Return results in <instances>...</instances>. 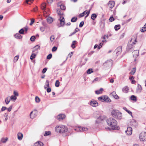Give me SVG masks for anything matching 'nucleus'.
<instances>
[{
  "label": "nucleus",
  "mask_w": 146,
  "mask_h": 146,
  "mask_svg": "<svg viewBox=\"0 0 146 146\" xmlns=\"http://www.w3.org/2000/svg\"><path fill=\"white\" fill-rule=\"evenodd\" d=\"M107 122L108 125L112 127L113 129H117V128L115 127L117 125V122L115 119L112 117L110 118L107 119Z\"/></svg>",
  "instance_id": "1"
},
{
  "label": "nucleus",
  "mask_w": 146,
  "mask_h": 146,
  "mask_svg": "<svg viewBox=\"0 0 146 146\" xmlns=\"http://www.w3.org/2000/svg\"><path fill=\"white\" fill-rule=\"evenodd\" d=\"M56 131L58 133H63L66 132L68 128L66 126L63 125H57L55 128Z\"/></svg>",
  "instance_id": "2"
},
{
  "label": "nucleus",
  "mask_w": 146,
  "mask_h": 146,
  "mask_svg": "<svg viewBox=\"0 0 146 146\" xmlns=\"http://www.w3.org/2000/svg\"><path fill=\"white\" fill-rule=\"evenodd\" d=\"M57 13L60 17V25H58V27H60L61 26H62L64 24V17L62 15L63 14V12L60 9H57Z\"/></svg>",
  "instance_id": "3"
},
{
  "label": "nucleus",
  "mask_w": 146,
  "mask_h": 146,
  "mask_svg": "<svg viewBox=\"0 0 146 146\" xmlns=\"http://www.w3.org/2000/svg\"><path fill=\"white\" fill-rule=\"evenodd\" d=\"M111 115L114 118L120 119L122 117V113L119 111L113 110L111 112Z\"/></svg>",
  "instance_id": "4"
},
{
  "label": "nucleus",
  "mask_w": 146,
  "mask_h": 146,
  "mask_svg": "<svg viewBox=\"0 0 146 146\" xmlns=\"http://www.w3.org/2000/svg\"><path fill=\"white\" fill-rule=\"evenodd\" d=\"M99 100L101 102H111V100L107 96H103L98 98Z\"/></svg>",
  "instance_id": "5"
},
{
  "label": "nucleus",
  "mask_w": 146,
  "mask_h": 146,
  "mask_svg": "<svg viewBox=\"0 0 146 146\" xmlns=\"http://www.w3.org/2000/svg\"><path fill=\"white\" fill-rule=\"evenodd\" d=\"M139 138L141 141H146V133L145 132L141 133L139 135Z\"/></svg>",
  "instance_id": "6"
},
{
  "label": "nucleus",
  "mask_w": 146,
  "mask_h": 146,
  "mask_svg": "<svg viewBox=\"0 0 146 146\" xmlns=\"http://www.w3.org/2000/svg\"><path fill=\"white\" fill-rule=\"evenodd\" d=\"M113 64V62L111 60H107L104 63L103 65L106 67H110L112 66Z\"/></svg>",
  "instance_id": "7"
},
{
  "label": "nucleus",
  "mask_w": 146,
  "mask_h": 146,
  "mask_svg": "<svg viewBox=\"0 0 146 146\" xmlns=\"http://www.w3.org/2000/svg\"><path fill=\"white\" fill-rule=\"evenodd\" d=\"M132 129L131 127H127V130L125 131V133L127 135H130L132 134Z\"/></svg>",
  "instance_id": "8"
},
{
  "label": "nucleus",
  "mask_w": 146,
  "mask_h": 146,
  "mask_svg": "<svg viewBox=\"0 0 146 146\" xmlns=\"http://www.w3.org/2000/svg\"><path fill=\"white\" fill-rule=\"evenodd\" d=\"M122 50V47L121 46L118 47L115 50L114 52L116 53L117 56L121 52Z\"/></svg>",
  "instance_id": "9"
},
{
  "label": "nucleus",
  "mask_w": 146,
  "mask_h": 146,
  "mask_svg": "<svg viewBox=\"0 0 146 146\" xmlns=\"http://www.w3.org/2000/svg\"><path fill=\"white\" fill-rule=\"evenodd\" d=\"M133 44H128L127 47H126V50L128 52H131L132 50V49L133 48Z\"/></svg>",
  "instance_id": "10"
},
{
  "label": "nucleus",
  "mask_w": 146,
  "mask_h": 146,
  "mask_svg": "<svg viewBox=\"0 0 146 146\" xmlns=\"http://www.w3.org/2000/svg\"><path fill=\"white\" fill-rule=\"evenodd\" d=\"M91 106L93 107H96L98 106V103L96 100H92L90 102Z\"/></svg>",
  "instance_id": "11"
},
{
  "label": "nucleus",
  "mask_w": 146,
  "mask_h": 146,
  "mask_svg": "<svg viewBox=\"0 0 146 146\" xmlns=\"http://www.w3.org/2000/svg\"><path fill=\"white\" fill-rule=\"evenodd\" d=\"M65 115L64 114H60L57 116V119L59 121L65 118Z\"/></svg>",
  "instance_id": "12"
},
{
  "label": "nucleus",
  "mask_w": 146,
  "mask_h": 146,
  "mask_svg": "<svg viewBox=\"0 0 146 146\" xmlns=\"http://www.w3.org/2000/svg\"><path fill=\"white\" fill-rule=\"evenodd\" d=\"M108 6L111 9H112L115 5V2L111 1H109L108 3Z\"/></svg>",
  "instance_id": "13"
},
{
  "label": "nucleus",
  "mask_w": 146,
  "mask_h": 146,
  "mask_svg": "<svg viewBox=\"0 0 146 146\" xmlns=\"http://www.w3.org/2000/svg\"><path fill=\"white\" fill-rule=\"evenodd\" d=\"M131 125L132 126L136 127L138 126V124L135 120L133 119L131 121Z\"/></svg>",
  "instance_id": "14"
},
{
  "label": "nucleus",
  "mask_w": 146,
  "mask_h": 146,
  "mask_svg": "<svg viewBox=\"0 0 146 146\" xmlns=\"http://www.w3.org/2000/svg\"><path fill=\"white\" fill-rule=\"evenodd\" d=\"M133 56L134 57L136 58L139 55V50H134L133 52Z\"/></svg>",
  "instance_id": "15"
},
{
  "label": "nucleus",
  "mask_w": 146,
  "mask_h": 146,
  "mask_svg": "<svg viewBox=\"0 0 146 146\" xmlns=\"http://www.w3.org/2000/svg\"><path fill=\"white\" fill-rule=\"evenodd\" d=\"M76 129L77 130L79 129V130H80L81 131H86L88 130V129L86 127H79L78 128H77L76 129H75V130H76Z\"/></svg>",
  "instance_id": "16"
},
{
  "label": "nucleus",
  "mask_w": 146,
  "mask_h": 146,
  "mask_svg": "<svg viewBox=\"0 0 146 146\" xmlns=\"http://www.w3.org/2000/svg\"><path fill=\"white\" fill-rule=\"evenodd\" d=\"M14 36L15 38L18 39H21L23 37L19 33L15 34Z\"/></svg>",
  "instance_id": "17"
},
{
  "label": "nucleus",
  "mask_w": 146,
  "mask_h": 146,
  "mask_svg": "<svg viewBox=\"0 0 146 146\" xmlns=\"http://www.w3.org/2000/svg\"><path fill=\"white\" fill-rule=\"evenodd\" d=\"M33 146H44V144L41 141H38L34 144Z\"/></svg>",
  "instance_id": "18"
},
{
  "label": "nucleus",
  "mask_w": 146,
  "mask_h": 146,
  "mask_svg": "<svg viewBox=\"0 0 146 146\" xmlns=\"http://www.w3.org/2000/svg\"><path fill=\"white\" fill-rule=\"evenodd\" d=\"M142 90V87L140 85L138 84L137 88L136 89L137 92V93H140L141 92Z\"/></svg>",
  "instance_id": "19"
},
{
  "label": "nucleus",
  "mask_w": 146,
  "mask_h": 146,
  "mask_svg": "<svg viewBox=\"0 0 146 146\" xmlns=\"http://www.w3.org/2000/svg\"><path fill=\"white\" fill-rule=\"evenodd\" d=\"M40 49V46L38 45H36L33 48V50L32 52H35L36 50H39Z\"/></svg>",
  "instance_id": "20"
},
{
  "label": "nucleus",
  "mask_w": 146,
  "mask_h": 146,
  "mask_svg": "<svg viewBox=\"0 0 146 146\" xmlns=\"http://www.w3.org/2000/svg\"><path fill=\"white\" fill-rule=\"evenodd\" d=\"M17 135L18 139L19 140H21L22 139L23 137V134L21 133H18Z\"/></svg>",
  "instance_id": "21"
},
{
  "label": "nucleus",
  "mask_w": 146,
  "mask_h": 146,
  "mask_svg": "<svg viewBox=\"0 0 146 146\" xmlns=\"http://www.w3.org/2000/svg\"><path fill=\"white\" fill-rule=\"evenodd\" d=\"M128 87L127 86H126L123 88L122 91L124 93H127L128 92Z\"/></svg>",
  "instance_id": "22"
},
{
  "label": "nucleus",
  "mask_w": 146,
  "mask_h": 146,
  "mask_svg": "<svg viewBox=\"0 0 146 146\" xmlns=\"http://www.w3.org/2000/svg\"><path fill=\"white\" fill-rule=\"evenodd\" d=\"M48 23H50L53 21L52 18L51 17H48L46 19Z\"/></svg>",
  "instance_id": "23"
},
{
  "label": "nucleus",
  "mask_w": 146,
  "mask_h": 146,
  "mask_svg": "<svg viewBox=\"0 0 146 146\" xmlns=\"http://www.w3.org/2000/svg\"><path fill=\"white\" fill-rule=\"evenodd\" d=\"M103 90L102 88H100L99 90L95 91V93L97 94H99L102 93V92Z\"/></svg>",
  "instance_id": "24"
},
{
  "label": "nucleus",
  "mask_w": 146,
  "mask_h": 146,
  "mask_svg": "<svg viewBox=\"0 0 146 146\" xmlns=\"http://www.w3.org/2000/svg\"><path fill=\"white\" fill-rule=\"evenodd\" d=\"M11 100L9 97H7L5 99V102L6 104H8Z\"/></svg>",
  "instance_id": "25"
},
{
  "label": "nucleus",
  "mask_w": 146,
  "mask_h": 146,
  "mask_svg": "<svg viewBox=\"0 0 146 146\" xmlns=\"http://www.w3.org/2000/svg\"><path fill=\"white\" fill-rule=\"evenodd\" d=\"M97 17V15L95 13H93L91 16V18L92 20H94Z\"/></svg>",
  "instance_id": "26"
},
{
  "label": "nucleus",
  "mask_w": 146,
  "mask_h": 146,
  "mask_svg": "<svg viewBox=\"0 0 146 146\" xmlns=\"http://www.w3.org/2000/svg\"><path fill=\"white\" fill-rule=\"evenodd\" d=\"M100 25L102 28H103L104 27L105 23L104 21H101L99 23Z\"/></svg>",
  "instance_id": "27"
},
{
  "label": "nucleus",
  "mask_w": 146,
  "mask_h": 146,
  "mask_svg": "<svg viewBox=\"0 0 146 146\" xmlns=\"http://www.w3.org/2000/svg\"><path fill=\"white\" fill-rule=\"evenodd\" d=\"M123 109L127 112L129 114L132 115V112L129 110H128L127 108L125 107L123 108Z\"/></svg>",
  "instance_id": "28"
},
{
  "label": "nucleus",
  "mask_w": 146,
  "mask_h": 146,
  "mask_svg": "<svg viewBox=\"0 0 146 146\" xmlns=\"http://www.w3.org/2000/svg\"><path fill=\"white\" fill-rule=\"evenodd\" d=\"M36 54L34 53H32L30 56V59L31 60H33L36 57Z\"/></svg>",
  "instance_id": "29"
},
{
  "label": "nucleus",
  "mask_w": 146,
  "mask_h": 146,
  "mask_svg": "<svg viewBox=\"0 0 146 146\" xmlns=\"http://www.w3.org/2000/svg\"><path fill=\"white\" fill-rule=\"evenodd\" d=\"M33 113V111H32L31 112L30 114V118H33L35 117L36 116V113H34V115H32Z\"/></svg>",
  "instance_id": "30"
},
{
  "label": "nucleus",
  "mask_w": 146,
  "mask_h": 146,
  "mask_svg": "<svg viewBox=\"0 0 146 146\" xmlns=\"http://www.w3.org/2000/svg\"><path fill=\"white\" fill-rule=\"evenodd\" d=\"M8 139V138L7 137L4 138H2L1 139V141L4 143H5Z\"/></svg>",
  "instance_id": "31"
},
{
  "label": "nucleus",
  "mask_w": 146,
  "mask_h": 146,
  "mask_svg": "<svg viewBox=\"0 0 146 146\" xmlns=\"http://www.w3.org/2000/svg\"><path fill=\"white\" fill-rule=\"evenodd\" d=\"M46 84L44 85V88L45 89H46L47 87H49V81L48 80H47L46 82Z\"/></svg>",
  "instance_id": "32"
},
{
  "label": "nucleus",
  "mask_w": 146,
  "mask_h": 146,
  "mask_svg": "<svg viewBox=\"0 0 146 146\" xmlns=\"http://www.w3.org/2000/svg\"><path fill=\"white\" fill-rule=\"evenodd\" d=\"M41 8L42 10H45L46 8V4L45 3H43L41 5Z\"/></svg>",
  "instance_id": "33"
},
{
  "label": "nucleus",
  "mask_w": 146,
  "mask_h": 146,
  "mask_svg": "<svg viewBox=\"0 0 146 146\" xmlns=\"http://www.w3.org/2000/svg\"><path fill=\"white\" fill-rule=\"evenodd\" d=\"M120 28V25H115L114 27V29L115 31H117Z\"/></svg>",
  "instance_id": "34"
},
{
  "label": "nucleus",
  "mask_w": 146,
  "mask_h": 146,
  "mask_svg": "<svg viewBox=\"0 0 146 146\" xmlns=\"http://www.w3.org/2000/svg\"><path fill=\"white\" fill-rule=\"evenodd\" d=\"M76 43V41L75 40L73 41L72 42V44L71 45V47L73 48H74L75 47V44Z\"/></svg>",
  "instance_id": "35"
},
{
  "label": "nucleus",
  "mask_w": 146,
  "mask_h": 146,
  "mask_svg": "<svg viewBox=\"0 0 146 146\" xmlns=\"http://www.w3.org/2000/svg\"><path fill=\"white\" fill-rule=\"evenodd\" d=\"M130 98L131 100L133 101H136L137 100L136 97L134 95L131 96V97Z\"/></svg>",
  "instance_id": "36"
},
{
  "label": "nucleus",
  "mask_w": 146,
  "mask_h": 146,
  "mask_svg": "<svg viewBox=\"0 0 146 146\" xmlns=\"http://www.w3.org/2000/svg\"><path fill=\"white\" fill-rule=\"evenodd\" d=\"M10 98L11 100H13L14 101H15L17 99V97L13 95L11 96L10 97Z\"/></svg>",
  "instance_id": "37"
},
{
  "label": "nucleus",
  "mask_w": 146,
  "mask_h": 146,
  "mask_svg": "<svg viewBox=\"0 0 146 146\" xmlns=\"http://www.w3.org/2000/svg\"><path fill=\"white\" fill-rule=\"evenodd\" d=\"M19 33L21 34H24V29L23 28L21 29L19 31Z\"/></svg>",
  "instance_id": "38"
},
{
  "label": "nucleus",
  "mask_w": 146,
  "mask_h": 146,
  "mask_svg": "<svg viewBox=\"0 0 146 146\" xmlns=\"http://www.w3.org/2000/svg\"><path fill=\"white\" fill-rule=\"evenodd\" d=\"M132 40H133V41L132 42V43L133 44H136V42H137V38H135L134 40H133V39H132L130 41V42H131Z\"/></svg>",
  "instance_id": "39"
},
{
  "label": "nucleus",
  "mask_w": 146,
  "mask_h": 146,
  "mask_svg": "<svg viewBox=\"0 0 146 146\" xmlns=\"http://www.w3.org/2000/svg\"><path fill=\"white\" fill-rule=\"evenodd\" d=\"M93 72L92 69L90 68L88 69L86 71L87 73L88 74H90Z\"/></svg>",
  "instance_id": "40"
},
{
  "label": "nucleus",
  "mask_w": 146,
  "mask_h": 146,
  "mask_svg": "<svg viewBox=\"0 0 146 146\" xmlns=\"http://www.w3.org/2000/svg\"><path fill=\"white\" fill-rule=\"evenodd\" d=\"M136 72V68H133L131 71L130 72V73L132 75L134 74Z\"/></svg>",
  "instance_id": "41"
},
{
  "label": "nucleus",
  "mask_w": 146,
  "mask_h": 146,
  "mask_svg": "<svg viewBox=\"0 0 146 146\" xmlns=\"http://www.w3.org/2000/svg\"><path fill=\"white\" fill-rule=\"evenodd\" d=\"M77 20V18L76 17H72L71 19V21L72 22H75Z\"/></svg>",
  "instance_id": "42"
},
{
  "label": "nucleus",
  "mask_w": 146,
  "mask_h": 146,
  "mask_svg": "<svg viewBox=\"0 0 146 146\" xmlns=\"http://www.w3.org/2000/svg\"><path fill=\"white\" fill-rule=\"evenodd\" d=\"M51 134V132L50 131H46L44 134V136H47L50 135Z\"/></svg>",
  "instance_id": "43"
},
{
  "label": "nucleus",
  "mask_w": 146,
  "mask_h": 146,
  "mask_svg": "<svg viewBox=\"0 0 146 146\" xmlns=\"http://www.w3.org/2000/svg\"><path fill=\"white\" fill-rule=\"evenodd\" d=\"M60 9L62 10H65L66 9V7L63 5H60Z\"/></svg>",
  "instance_id": "44"
},
{
  "label": "nucleus",
  "mask_w": 146,
  "mask_h": 146,
  "mask_svg": "<svg viewBox=\"0 0 146 146\" xmlns=\"http://www.w3.org/2000/svg\"><path fill=\"white\" fill-rule=\"evenodd\" d=\"M60 85V82L59 80H56L55 83V86L56 87H58Z\"/></svg>",
  "instance_id": "45"
},
{
  "label": "nucleus",
  "mask_w": 146,
  "mask_h": 146,
  "mask_svg": "<svg viewBox=\"0 0 146 146\" xmlns=\"http://www.w3.org/2000/svg\"><path fill=\"white\" fill-rule=\"evenodd\" d=\"M19 57V55H17L15 56L14 58V61L15 62H16L18 60Z\"/></svg>",
  "instance_id": "46"
},
{
  "label": "nucleus",
  "mask_w": 146,
  "mask_h": 146,
  "mask_svg": "<svg viewBox=\"0 0 146 146\" xmlns=\"http://www.w3.org/2000/svg\"><path fill=\"white\" fill-rule=\"evenodd\" d=\"M55 39L54 36V35H51L50 37V41L52 42Z\"/></svg>",
  "instance_id": "47"
},
{
  "label": "nucleus",
  "mask_w": 146,
  "mask_h": 146,
  "mask_svg": "<svg viewBox=\"0 0 146 146\" xmlns=\"http://www.w3.org/2000/svg\"><path fill=\"white\" fill-rule=\"evenodd\" d=\"M84 12H85V14H87V15L85 16V17H86L88 16L89 15L90 13V10H89L88 11L87 10H86L84 11Z\"/></svg>",
  "instance_id": "48"
},
{
  "label": "nucleus",
  "mask_w": 146,
  "mask_h": 146,
  "mask_svg": "<svg viewBox=\"0 0 146 146\" xmlns=\"http://www.w3.org/2000/svg\"><path fill=\"white\" fill-rule=\"evenodd\" d=\"M35 37L34 36H33L31 37L30 40L31 41L33 42L35 40Z\"/></svg>",
  "instance_id": "49"
},
{
  "label": "nucleus",
  "mask_w": 146,
  "mask_h": 146,
  "mask_svg": "<svg viewBox=\"0 0 146 146\" xmlns=\"http://www.w3.org/2000/svg\"><path fill=\"white\" fill-rule=\"evenodd\" d=\"M141 32H143L146 31V27L145 26L143 27L142 29L141 30Z\"/></svg>",
  "instance_id": "50"
},
{
  "label": "nucleus",
  "mask_w": 146,
  "mask_h": 146,
  "mask_svg": "<svg viewBox=\"0 0 146 146\" xmlns=\"http://www.w3.org/2000/svg\"><path fill=\"white\" fill-rule=\"evenodd\" d=\"M42 25L44 26V27H47V25L46 22L44 21H42Z\"/></svg>",
  "instance_id": "51"
},
{
  "label": "nucleus",
  "mask_w": 146,
  "mask_h": 146,
  "mask_svg": "<svg viewBox=\"0 0 146 146\" xmlns=\"http://www.w3.org/2000/svg\"><path fill=\"white\" fill-rule=\"evenodd\" d=\"M35 100L36 102L38 103L40 102V99L38 97L36 96L35 98Z\"/></svg>",
  "instance_id": "52"
},
{
  "label": "nucleus",
  "mask_w": 146,
  "mask_h": 146,
  "mask_svg": "<svg viewBox=\"0 0 146 146\" xmlns=\"http://www.w3.org/2000/svg\"><path fill=\"white\" fill-rule=\"evenodd\" d=\"M114 20L115 19L113 16H111L109 19V21L111 22H113Z\"/></svg>",
  "instance_id": "53"
},
{
  "label": "nucleus",
  "mask_w": 146,
  "mask_h": 146,
  "mask_svg": "<svg viewBox=\"0 0 146 146\" xmlns=\"http://www.w3.org/2000/svg\"><path fill=\"white\" fill-rule=\"evenodd\" d=\"M85 15V12H84H84H83L82 13H80L79 15V17H83Z\"/></svg>",
  "instance_id": "54"
},
{
  "label": "nucleus",
  "mask_w": 146,
  "mask_h": 146,
  "mask_svg": "<svg viewBox=\"0 0 146 146\" xmlns=\"http://www.w3.org/2000/svg\"><path fill=\"white\" fill-rule=\"evenodd\" d=\"M52 56V54H50L47 56V58L48 59H50L51 58Z\"/></svg>",
  "instance_id": "55"
},
{
  "label": "nucleus",
  "mask_w": 146,
  "mask_h": 146,
  "mask_svg": "<svg viewBox=\"0 0 146 146\" xmlns=\"http://www.w3.org/2000/svg\"><path fill=\"white\" fill-rule=\"evenodd\" d=\"M103 44V43L102 42H100L99 44V45L98 46V48L100 49V48H102V45Z\"/></svg>",
  "instance_id": "56"
},
{
  "label": "nucleus",
  "mask_w": 146,
  "mask_h": 146,
  "mask_svg": "<svg viewBox=\"0 0 146 146\" xmlns=\"http://www.w3.org/2000/svg\"><path fill=\"white\" fill-rule=\"evenodd\" d=\"M57 50V47L55 46H54L52 49V52L55 51Z\"/></svg>",
  "instance_id": "57"
},
{
  "label": "nucleus",
  "mask_w": 146,
  "mask_h": 146,
  "mask_svg": "<svg viewBox=\"0 0 146 146\" xmlns=\"http://www.w3.org/2000/svg\"><path fill=\"white\" fill-rule=\"evenodd\" d=\"M7 109V108L6 107H4V106H3L2 108H1V111H5V110H6Z\"/></svg>",
  "instance_id": "58"
},
{
  "label": "nucleus",
  "mask_w": 146,
  "mask_h": 146,
  "mask_svg": "<svg viewBox=\"0 0 146 146\" xmlns=\"http://www.w3.org/2000/svg\"><path fill=\"white\" fill-rule=\"evenodd\" d=\"M24 29V31H25V33L26 34L27 33V31L28 30V28L27 26L23 28Z\"/></svg>",
  "instance_id": "59"
},
{
  "label": "nucleus",
  "mask_w": 146,
  "mask_h": 146,
  "mask_svg": "<svg viewBox=\"0 0 146 146\" xmlns=\"http://www.w3.org/2000/svg\"><path fill=\"white\" fill-rule=\"evenodd\" d=\"M84 24V22L83 21H82L81 22L79 25V27H82L83 26Z\"/></svg>",
  "instance_id": "60"
},
{
  "label": "nucleus",
  "mask_w": 146,
  "mask_h": 146,
  "mask_svg": "<svg viewBox=\"0 0 146 146\" xmlns=\"http://www.w3.org/2000/svg\"><path fill=\"white\" fill-rule=\"evenodd\" d=\"M7 116H8V115H7V113H5V114H4V116L5 118V121H7V120L8 119V118L7 117Z\"/></svg>",
  "instance_id": "61"
},
{
  "label": "nucleus",
  "mask_w": 146,
  "mask_h": 146,
  "mask_svg": "<svg viewBox=\"0 0 146 146\" xmlns=\"http://www.w3.org/2000/svg\"><path fill=\"white\" fill-rule=\"evenodd\" d=\"M45 30V28L44 27H41L40 28V30L42 32H44Z\"/></svg>",
  "instance_id": "62"
},
{
  "label": "nucleus",
  "mask_w": 146,
  "mask_h": 146,
  "mask_svg": "<svg viewBox=\"0 0 146 146\" xmlns=\"http://www.w3.org/2000/svg\"><path fill=\"white\" fill-rule=\"evenodd\" d=\"M35 22V19H31V22L30 23V25H32Z\"/></svg>",
  "instance_id": "63"
},
{
  "label": "nucleus",
  "mask_w": 146,
  "mask_h": 146,
  "mask_svg": "<svg viewBox=\"0 0 146 146\" xmlns=\"http://www.w3.org/2000/svg\"><path fill=\"white\" fill-rule=\"evenodd\" d=\"M13 94L14 95V96L16 97V96H19V94L18 93L15 91H14Z\"/></svg>",
  "instance_id": "64"
}]
</instances>
